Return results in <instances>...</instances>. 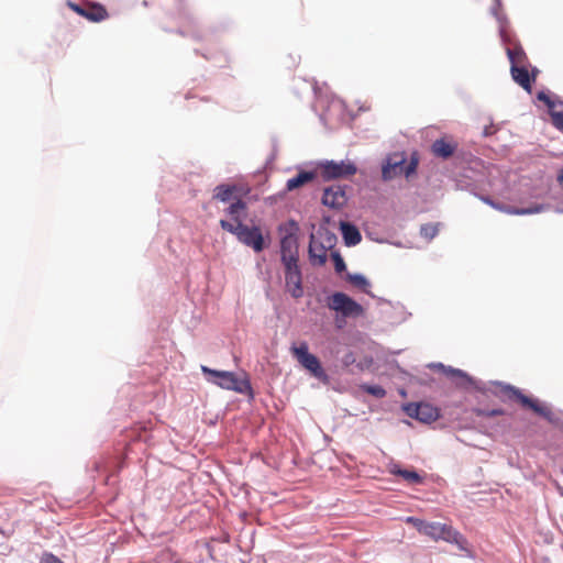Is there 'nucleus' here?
I'll return each instance as SVG.
<instances>
[{
    "mask_svg": "<svg viewBox=\"0 0 563 563\" xmlns=\"http://www.w3.org/2000/svg\"><path fill=\"white\" fill-rule=\"evenodd\" d=\"M201 371L205 375L209 376V382L223 389L233 390L239 394H249L250 396L253 395L251 383L246 376L239 377L233 372L216 371L207 366H201Z\"/></svg>",
    "mask_w": 563,
    "mask_h": 563,
    "instance_id": "obj_1",
    "label": "nucleus"
},
{
    "mask_svg": "<svg viewBox=\"0 0 563 563\" xmlns=\"http://www.w3.org/2000/svg\"><path fill=\"white\" fill-rule=\"evenodd\" d=\"M220 227L232 234L246 246L252 247L255 252H262L265 247L262 231L258 227H247L243 222L234 224L228 220H220Z\"/></svg>",
    "mask_w": 563,
    "mask_h": 563,
    "instance_id": "obj_2",
    "label": "nucleus"
},
{
    "mask_svg": "<svg viewBox=\"0 0 563 563\" xmlns=\"http://www.w3.org/2000/svg\"><path fill=\"white\" fill-rule=\"evenodd\" d=\"M280 230H285V234L280 240L282 263L284 265L298 263L299 255L297 232L299 227L297 222L291 220L284 228H280Z\"/></svg>",
    "mask_w": 563,
    "mask_h": 563,
    "instance_id": "obj_3",
    "label": "nucleus"
},
{
    "mask_svg": "<svg viewBox=\"0 0 563 563\" xmlns=\"http://www.w3.org/2000/svg\"><path fill=\"white\" fill-rule=\"evenodd\" d=\"M418 157L412 155L409 163L404 155L395 154L388 157L386 165L383 166L382 176L384 180H390L397 176L405 175L410 177L417 170Z\"/></svg>",
    "mask_w": 563,
    "mask_h": 563,
    "instance_id": "obj_4",
    "label": "nucleus"
},
{
    "mask_svg": "<svg viewBox=\"0 0 563 563\" xmlns=\"http://www.w3.org/2000/svg\"><path fill=\"white\" fill-rule=\"evenodd\" d=\"M335 244V236L329 232L311 234L309 243V260L312 265L322 266L327 262V252Z\"/></svg>",
    "mask_w": 563,
    "mask_h": 563,
    "instance_id": "obj_5",
    "label": "nucleus"
},
{
    "mask_svg": "<svg viewBox=\"0 0 563 563\" xmlns=\"http://www.w3.org/2000/svg\"><path fill=\"white\" fill-rule=\"evenodd\" d=\"M290 351L298 363L309 371L313 377L323 382L328 380V376L322 368L320 361L316 355L309 353L308 344L306 342H301L298 346L292 345Z\"/></svg>",
    "mask_w": 563,
    "mask_h": 563,
    "instance_id": "obj_6",
    "label": "nucleus"
},
{
    "mask_svg": "<svg viewBox=\"0 0 563 563\" xmlns=\"http://www.w3.org/2000/svg\"><path fill=\"white\" fill-rule=\"evenodd\" d=\"M503 394L510 400H515L520 404L523 408L532 410L534 413L550 419L552 411L547 406L541 405L537 399H532L521 393L520 389L507 385L503 388Z\"/></svg>",
    "mask_w": 563,
    "mask_h": 563,
    "instance_id": "obj_7",
    "label": "nucleus"
},
{
    "mask_svg": "<svg viewBox=\"0 0 563 563\" xmlns=\"http://www.w3.org/2000/svg\"><path fill=\"white\" fill-rule=\"evenodd\" d=\"M320 175L324 180H332L353 176L356 173V166L350 161H327L319 165Z\"/></svg>",
    "mask_w": 563,
    "mask_h": 563,
    "instance_id": "obj_8",
    "label": "nucleus"
},
{
    "mask_svg": "<svg viewBox=\"0 0 563 563\" xmlns=\"http://www.w3.org/2000/svg\"><path fill=\"white\" fill-rule=\"evenodd\" d=\"M328 307L342 313L344 317H358L364 312L363 307L344 292L333 294L329 298Z\"/></svg>",
    "mask_w": 563,
    "mask_h": 563,
    "instance_id": "obj_9",
    "label": "nucleus"
},
{
    "mask_svg": "<svg viewBox=\"0 0 563 563\" xmlns=\"http://www.w3.org/2000/svg\"><path fill=\"white\" fill-rule=\"evenodd\" d=\"M67 5L80 16L87 19L90 22H102L109 18V13L104 5L98 2L87 1L82 5L68 2Z\"/></svg>",
    "mask_w": 563,
    "mask_h": 563,
    "instance_id": "obj_10",
    "label": "nucleus"
},
{
    "mask_svg": "<svg viewBox=\"0 0 563 563\" xmlns=\"http://www.w3.org/2000/svg\"><path fill=\"white\" fill-rule=\"evenodd\" d=\"M285 267V288L295 299L303 296L302 275L298 263L284 265Z\"/></svg>",
    "mask_w": 563,
    "mask_h": 563,
    "instance_id": "obj_11",
    "label": "nucleus"
},
{
    "mask_svg": "<svg viewBox=\"0 0 563 563\" xmlns=\"http://www.w3.org/2000/svg\"><path fill=\"white\" fill-rule=\"evenodd\" d=\"M422 534L435 541L444 540L451 543H457L461 538V534L451 526L440 522H427Z\"/></svg>",
    "mask_w": 563,
    "mask_h": 563,
    "instance_id": "obj_12",
    "label": "nucleus"
},
{
    "mask_svg": "<svg viewBox=\"0 0 563 563\" xmlns=\"http://www.w3.org/2000/svg\"><path fill=\"white\" fill-rule=\"evenodd\" d=\"M539 73V69L532 65L510 67L512 80L528 93L532 92V85L536 82Z\"/></svg>",
    "mask_w": 563,
    "mask_h": 563,
    "instance_id": "obj_13",
    "label": "nucleus"
},
{
    "mask_svg": "<svg viewBox=\"0 0 563 563\" xmlns=\"http://www.w3.org/2000/svg\"><path fill=\"white\" fill-rule=\"evenodd\" d=\"M406 412L409 417L424 423H431L440 417L439 409L428 402L409 404L406 407Z\"/></svg>",
    "mask_w": 563,
    "mask_h": 563,
    "instance_id": "obj_14",
    "label": "nucleus"
},
{
    "mask_svg": "<svg viewBox=\"0 0 563 563\" xmlns=\"http://www.w3.org/2000/svg\"><path fill=\"white\" fill-rule=\"evenodd\" d=\"M503 41L506 44V54L510 62V67H521L531 65L526 52L518 42L510 41L505 34H503Z\"/></svg>",
    "mask_w": 563,
    "mask_h": 563,
    "instance_id": "obj_15",
    "label": "nucleus"
},
{
    "mask_svg": "<svg viewBox=\"0 0 563 563\" xmlns=\"http://www.w3.org/2000/svg\"><path fill=\"white\" fill-rule=\"evenodd\" d=\"M347 201L344 187L332 185L323 190L322 203L332 209L342 208Z\"/></svg>",
    "mask_w": 563,
    "mask_h": 563,
    "instance_id": "obj_16",
    "label": "nucleus"
},
{
    "mask_svg": "<svg viewBox=\"0 0 563 563\" xmlns=\"http://www.w3.org/2000/svg\"><path fill=\"white\" fill-rule=\"evenodd\" d=\"M456 150V144L448 142L444 139H440L433 142L432 153L441 158H449L453 155Z\"/></svg>",
    "mask_w": 563,
    "mask_h": 563,
    "instance_id": "obj_17",
    "label": "nucleus"
},
{
    "mask_svg": "<svg viewBox=\"0 0 563 563\" xmlns=\"http://www.w3.org/2000/svg\"><path fill=\"white\" fill-rule=\"evenodd\" d=\"M316 172H300L297 176L287 180L286 188L291 191L305 186L316 178Z\"/></svg>",
    "mask_w": 563,
    "mask_h": 563,
    "instance_id": "obj_18",
    "label": "nucleus"
},
{
    "mask_svg": "<svg viewBox=\"0 0 563 563\" xmlns=\"http://www.w3.org/2000/svg\"><path fill=\"white\" fill-rule=\"evenodd\" d=\"M238 192V186L235 185H219L214 188V195L213 198L217 200H220L222 202L230 201L231 199L239 198L235 196Z\"/></svg>",
    "mask_w": 563,
    "mask_h": 563,
    "instance_id": "obj_19",
    "label": "nucleus"
},
{
    "mask_svg": "<svg viewBox=\"0 0 563 563\" xmlns=\"http://www.w3.org/2000/svg\"><path fill=\"white\" fill-rule=\"evenodd\" d=\"M493 208H495L499 211L509 213V214H518V216L538 213L544 209V207L541 205H536L528 209H519V208L507 207V206L500 205V203L493 205Z\"/></svg>",
    "mask_w": 563,
    "mask_h": 563,
    "instance_id": "obj_20",
    "label": "nucleus"
},
{
    "mask_svg": "<svg viewBox=\"0 0 563 563\" xmlns=\"http://www.w3.org/2000/svg\"><path fill=\"white\" fill-rule=\"evenodd\" d=\"M341 230L346 245H356L361 242L362 236L356 227L350 223H342Z\"/></svg>",
    "mask_w": 563,
    "mask_h": 563,
    "instance_id": "obj_21",
    "label": "nucleus"
},
{
    "mask_svg": "<svg viewBox=\"0 0 563 563\" xmlns=\"http://www.w3.org/2000/svg\"><path fill=\"white\" fill-rule=\"evenodd\" d=\"M246 203L241 199V197L236 198V201L230 205L227 209V213L231 217L232 223L238 224L242 222L241 214L245 211Z\"/></svg>",
    "mask_w": 563,
    "mask_h": 563,
    "instance_id": "obj_22",
    "label": "nucleus"
},
{
    "mask_svg": "<svg viewBox=\"0 0 563 563\" xmlns=\"http://www.w3.org/2000/svg\"><path fill=\"white\" fill-rule=\"evenodd\" d=\"M394 475L401 476L405 481L410 484H421L423 478L416 471L401 470L399 466L394 465L390 470Z\"/></svg>",
    "mask_w": 563,
    "mask_h": 563,
    "instance_id": "obj_23",
    "label": "nucleus"
},
{
    "mask_svg": "<svg viewBox=\"0 0 563 563\" xmlns=\"http://www.w3.org/2000/svg\"><path fill=\"white\" fill-rule=\"evenodd\" d=\"M439 233L438 223H426L420 228V234L423 239L430 241Z\"/></svg>",
    "mask_w": 563,
    "mask_h": 563,
    "instance_id": "obj_24",
    "label": "nucleus"
},
{
    "mask_svg": "<svg viewBox=\"0 0 563 563\" xmlns=\"http://www.w3.org/2000/svg\"><path fill=\"white\" fill-rule=\"evenodd\" d=\"M346 279L354 286L360 289L366 290L369 286L368 280L361 274H347Z\"/></svg>",
    "mask_w": 563,
    "mask_h": 563,
    "instance_id": "obj_25",
    "label": "nucleus"
},
{
    "mask_svg": "<svg viewBox=\"0 0 563 563\" xmlns=\"http://www.w3.org/2000/svg\"><path fill=\"white\" fill-rule=\"evenodd\" d=\"M445 374L453 379H460V384L463 386L471 383L468 375L461 369L449 367L445 369Z\"/></svg>",
    "mask_w": 563,
    "mask_h": 563,
    "instance_id": "obj_26",
    "label": "nucleus"
},
{
    "mask_svg": "<svg viewBox=\"0 0 563 563\" xmlns=\"http://www.w3.org/2000/svg\"><path fill=\"white\" fill-rule=\"evenodd\" d=\"M331 257H332V261L334 264L335 272L339 274L344 272L346 268V265H345V262H344L343 257L341 256V254L338 251H332Z\"/></svg>",
    "mask_w": 563,
    "mask_h": 563,
    "instance_id": "obj_27",
    "label": "nucleus"
},
{
    "mask_svg": "<svg viewBox=\"0 0 563 563\" xmlns=\"http://www.w3.org/2000/svg\"><path fill=\"white\" fill-rule=\"evenodd\" d=\"M406 521L410 525H412L421 534L423 533V530L427 526L428 521H424L422 519L416 518V517H408Z\"/></svg>",
    "mask_w": 563,
    "mask_h": 563,
    "instance_id": "obj_28",
    "label": "nucleus"
},
{
    "mask_svg": "<svg viewBox=\"0 0 563 563\" xmlns=\"http://www.w3.org/2000/svg\"><path fill=\"white\" fill-rule=\"evenodd\" d=\"M364 389L366 390V393H368L377 398H383L386 395L385 389L378 385L365 386Z\"/></svg>",
    "mask_w": 563,
    "mask_h": 563,
    "instance_id": "obj_29",
    "label": "nucleus"
},
{
    "mask_svg": "<svg viewBox=\"0 0 563 563\" xmlns=\"http://www.w3.org/2000/svg\"><path fill=\"white\" fill-rule=\"evenodd\" d=\"M553 124L563 131V111H551Z\"/></svg>",
    "mask_w": 563,
    "mask_h": 563,
    "instance_id": "obj_30",
    "label": "nucleus"
},
{
    "mask_svg": "<svg viewBox=\"0 0 563 563\" xmlns=\"http://www.w3.org/2000/svg\"><path fill=\"white\" fill-rule=\"evenodd\" d=\"M40 563H64V562L55 554L45 552L41 556Z\"/></svg>",
    "mask_w": 563,
    "mask_h": 563,
    "instance_id": "obj_31",
    "label": "nucleus"
},
{
    "mask_svg": "<svg viewBox=\"0 0 563 563\" xmlns=\"http://www.w3.org/2000/svg\"><path fill=\"white\" fill-rule=\"evenodd\" d=\"M479 415L485 416V417L501 416V415H504V410L503 409H493V410H487V411H479Z\"/></svg>",
    "mask_w": 563,
    "mask_h": 563,
    "instance_id": "obj_32",
    "label": "nucleus"
},
{
    "mask_svg": "<svg viewBox=\"0 0 563 563\" xmlns=\"http://www.w3.org/2000/svg\"><path fill=\"white\" fill-rule=\"evenodd\" d=\"M538 99L543 101L549 108L553 107L552 101L550 100V98L544 92H539Z\"/></svg>",
    "mask_w": 563,
    "mask_h": 563,
    "instance_id": "obj_33",
    "label": "nucleus"
},
{
    "mask_svg": "<svg viewBox=\"0 0 563 563\" xmlns=\"http://www.w3.org/2000/svg\"><path fill=\"white\" fill-rule=\"evenodd\" d=\"M483 201L486 202L487 205L492 206L495 205L496 202H494L490 198H483Z\"/></svg>",
    "mask_w": 563,
    "mask_h": 563,
    "instance_id": "obj_34",
    "label": "nucleus"
},
{
    "mask_svg": "<svg viewBox=\"0 0 563 563\" xmlns=\"http://www.w3.org/2000/svg\"><path fill=\"white\" fill-rule=\"evenodd\" d=\"M559 181L563 186V169H562V173L559 176Z\"/></svg>",
    "mask_w": 563,
    "mask_h": 563,
    "instance_id": "obj_35",
    "label": "nucleus"
},
{
    "mask_svg": "<svg viewBox=\"0 0 563 563\" xmlns=\"http://www.w3.org/2000/svg\"><path fill=\"white\" fill-rule=\"evenodd\" d=\"M496 2L499 4V1H498V0H496Z\"/></svg>",
    "mask_w": 563,
    "mask_h": 563,
    "instance_id": "obj_36",
    "label": "nucleus"
}]
</instances>
